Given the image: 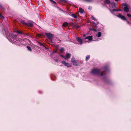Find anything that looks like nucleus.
Returning <instances> with one entry per match:
<instances>
[{
	"mask_svg": "<svg viewBox=\"0 0 131 131\" xmlns=\"http://www.w3.org/2000/svg\"><path fill=\"white\" fill-rule=\"evenodd\" d=\"M91 73L93 74H100L101 75H103L102 73H100V71L99 69H93L92 70Z\"/></svg>",
	"mask_w": 131,
	"mask_h": 131,
	"instance_id": "nucleus-1",
	"label": "nucleus"
},
{
	"mask_svg": "<svg viewBox=\"0 0 131 131\" xmlns=\"http://www.w3.org/2000/svg\"><path fill=\"white\" fill-rule=\"evenodd\" d=\"M56 52V51L54 52H53V53H55V52Z\"/></svg>",
	"mask_w": 131,
	"mask_h": 131,
	"instance_id": "nucleus-33",
	"label": "nucleus"
},
{
	"mask_svg": "<svg viewBox=\"0 0 131 131\" xmlns=\"http://www.w3.org/2000/svg\"><path fill=\"white\" fill-rule=\"evenodd\" d=\"M79 10L81 14L83 13L84 12V10L81 8H79Z\"/></svg>",
	"mask_w": 131,
	"mask_h": 131,
	"instance_id": "nucleus-11",
	"label": "nucleus"
},
{
	"mask_svg": "<svg viewBox=\"0 0 131 131\" xmlns=\"http://www.w3.org/2000/svg\"><path fill=\"white\" fill-rule=\"evenodd\" d=\"M15 32H16L18 33H19V34H22V32H20L19 31H15Z\"/></svg>",
	"mask_w": 131,
	"mask_h": 131,
	"instance_id": "nucleus-23",
	"label": "nucleus"
},
{
	"mask_svg": "<svg viewBox=\"0 0 131 131\" xmlns=\"http://www.w3.org/2000/svg\"><path fill=\"white\" fill-rule=\"evenodd\" d=\"M72 16L74 18H76L77 17L76 15L74 14H72Z\"/></svg>",
	"mask_w": 131,
	"mask_h": 131,
	"instance_id": "nucleus-22",
	"label": "nucleus"
},
{
	"mask_svg": "<svg viewBox=\"0 0 131 131\" xmlns=\"http://www.w3.org/2000/svg\"><path fill=\"white\" fill-rule=\"evenodd\" d=\"M62 63L64 64V65L66 66H67L69 67L70 64L68 63H66V62L64 61H63L62 62Z\"/></svg>",
	"mask_w": 131,
	"mask_h": 131,
	"instance_id": "nucleus-8",
	"label": "nucleus"
},
{
	"mask_svg": "<svg viewBox=\"0 0 131 131\" xmlns=\"http://www.w3.org/2000/svg\"><path fill=\"white\" fill-rule=\"evenodd\" d=\"M101 35V33L100 32H99L98 33V35H97V36L98 37H100Z\"/></svg>",
	"mask_w": 131,
	"mask_h": 131,
	"instance_id": "nucleus-16",
	"label": "nucleus"
},
{
	"mask_svg": "<svg viewBox=\"0 0 131 131\" xmlns=\"http://www.w3.org/2000/svg\"><path fill=\"white\" fill-rule=\"evenodd\" d=\"M4 17L0 13V18H1L2 19H3L4 18Z\"/></svg>",
	"mask_w": 131,
	"mask_h": 131,
	"instance_id": "nucleus-24",
	"label": "nucleus"
},
{
	"mask_svg": "<svg viewBox=\"0 0 131 131\" xmlns=\"http://www.w3.org/2000/svg\"><path fill=\"white\" fill-rule=\"evenodd\" d=\"M60 56L62 57L65 59L67 60L70 58L71 54L69 53H67L66 54V56H64L62 55H60Z\"/></svg>",
	"mask_w": 131,
	"mask_h": 131,
	"instance_id": "nucleus-4",
	"label": "nucleus"
},
{
	"mask_svg": "<svg viewBox=\"0 0 131 131\" xmlns=\"http://www.w3.org/2000/svg\"><path fill=\"white\" fill-rule=\"evenodd\" d=\"M90 57V56L89 55L87 56L86 58V60H88Z\"/></svg>",
	"mask_w": 131,
	"mask_h": 131,
	"instance_id": "nucleus-19",
	"label": "nucleus"
},
{
	"mask_svg": "<svg viewBox=\"0 0 131 131\" xmlns=\"http://www.w3.org/2000/svg\"><path fill=\"white\" fill-rule=\"evenodd\" d=\"M27 48L28 50L29 51H31L32 50L31 48L29 46H27Z\"/></svg>",
	"mask_w": 131,
	"mask_h": 131,
	"instance_id": "nucleus-17",
	"label": "nucleus"
},
{
	"mask_svg": "<svg viewBox=\"0 0 131 131\" xmlns=\"http://www.w3.org/2000/svg\"><path fill=\"white\" fill-rule=\"evenodd\" d=\"M91 29L92 30H93L96 31L95 30V29Z\"/></svg>",
	"mask_w": 131,
	"mask_h": 131,
	"instance_id": "nucleus-31",
	"label": "nucleus"
},
{
	"mask_svg": "<svg viewBox=\"0 0 131 131\" xmlns=\"http://www.w3.org/2000/svg\"><path fill=\"white\" fill-rule=\"evenodd\" d=\"M17 37V36H16V35H15V36H14V37H13V38H16Z\"/></svg>",
	"mask_w": 131,
	"mask_h": 131,
	"instance_id": "nucleus-29",
	"label": "nucleus"
},
{
	"mask_svg": "<svg viewBox=\"0 0 131 131\" xmlns=\"http://www.w3.org/2000/svg\"><path fill=\"white\" fill-rule=\"evenodd\" d=\"M126 21L128 24H129L130 23L127 20H126Z\"/></svg>",
	"mask_w": 131,
	"mask_h": 131,
	"instance_id": "nucleus-28",
	"label": "nucleus"
},
{
	"mask_svg": "<svg viewBox=\"0 0 131 131\" xmlns=\"http://www.w3.org/2000/svg\"><path fill=\"white\" fill-rule=\"evenodd\" d=\"M111 4L112 6V7H116V4L113 2H112L111 3Z\"/></svg>",
	"mask_w": 131,
	"mask_h": 131,
	"instance_id": "nucleus-12",
	"label": "nucleus"
},
{
	"mask_svg": "<svg viewBox=\"0 0 131 131\" xmlns=\"http://www.w3.org/2000/svg\"><path fill=\"white\" fill-rule=\"evenodd\" d=\"M91 18L92 19L94 20H96V19L94 17H93V16H91Z\"/></svg>",
	"mask_w": 131,
	"mask_h": 131,
	"instance_id": "nucleus-21",
	"label": "nucleus"
},
{
	"mask_svg": "<svg viewBox=\"0 0 131 131\" xmlns=\"http://www.w3.org/2000/svg\"><path fill=\"white\" fill-rule=\"evenodd\" d=\"M77 40L79 42L80 44V45H82L83 43V42L82 41V40L78 37H77L76 38Z\"/></svg>",
	"mask_w": 131,
	"mask_h": 131,
	"instance_id": "nucleus-6",
	"label": "nucleus"
},
{
	"mask_svg": "<svg viewBox=\"0 0 131 131\" xmlns=\"http://www.w3.org/2000/svg\"><path fill=\"white\" fill-rule=\"evenodd\" d=\"M46 35L50 39L51 42H52V38L53 37V35L52 34L47 33L46 34Z\"/></svg>",
	"mask_w": 131,
	"mask_h": 131,
	"instance_id": "nucleus-5",
	"label": "nucleus"
},
{
	"mask_svg": "<svg viewBox=\"0 0 131 131\" xmlns=\"http://www.w3.org/2000/svg\"><path fill=\"white\" fill-rule=\"evenodd\" d=\"M113 11H121V9H113Z\"/></svg>",
	"mask_w": 131,
	"mask_h": 131,
	"instance_id": "nucleus-20",
	"label": "nucleus"
},
{
	"mask_svg": "<svg viewBox=\"0 0 131 131\" xmlns=\"http://www.w3.org/2000/svg\"><path fill=\"white\" fill-rule=\"evenodd\" d=\"M104 2L105 3L110 4L111 3V2L110 0H105Z\"/></svg>",
	"mask_w": 131,
	"mask_h": 131,
	"instance_id": "nucleus-13",
	"label": "nucleus"
},
{
	"mask_svg": "<svg viewBox=\"0 0 131 131\" xmlns=\"http://www.w3.org/2000/svg\"><path fill=\"white\" fill-rule=\"evenodd\" d=\"M68 23H67V22H65L63 23V25L64 26L66 27V26H68Z\"/></svg>",
	"mask_w": 131,
	"mask_h": 131,
	"instance_id": "nucleus-14",
	"label": "nucleus"
},
{
	"mask_svg": "<svg viewBox=\"0 0 131 131\" xmlns=\"http://www.w3.org/2000/svg\"><path fill=\"white\" fill-rule=\"evenodd\" d=\"M85 39H88L89 40L91 41L92 39V36H87L85 38Z\"/></svg>",
	"mask_w": 131,
	"mask_h": 131,
	"instance_id": "nucleus-9",
	"label": "nucleus"
},
{
	"mask_svg": "<svg viewBox=\"0 0 131 131\" xmlns=\"http://www.w3.org/2000/svg\"><path fill=\"white\" fill-rule=\"evenodd\" d=\"M64 50V49L63 48H61L60 50V52H63Z\"/></svg>",
	"mask_w": 131,
	"mask_h": 131,
	"instance_id": "nucleus-18",
	"label": "nucleus"
},
{
	"mask_svg": "<svg viewBox=\"0 0 131 131\" xmlns=\"http://www.w3.org/2000/svg\"><path fill=\"white\" fill-rule=\"evenodd\" d=\"M127 15L128 17L131 18V15L128 14H127Z\"/></svg>",
	"mask_w": 131,
	"mask_h": 131,
	"instance_id": "nucleus-25",
	"label": "nucleus"
},
{
	"mask_svg": "<svg viewBox=\"0 0 131 131\" xmlns=\"http://www.w3.org/2000/svg\"><path fill=\"white\" fill-rule=\"evenodd\" d=\"M83 37H85V34H84V35H83Z\"/></svg>",
	"mask_w": 131,
	"mask_h": 131,
	"instance_id": "nucleus-30",
	"label": "nucleus"
},
{
	"mask_svg": "<svg viewBox=\"0 0 131 131\" xmlns=\"http://www.w3.org/2000/svg\"><path fill=\"white\" fill-rule=\"evenodd\" d=\"M117 16L122 19L126 20V19L124 16H123L120 14H119Z\"/></svg>",
	"mask_w": 131,
	"mask_h": 131,
	"instance_id": "nucleus-7",
	"label": "nucleus"
},
{
	"mask_svg": "<svg viewBox=\"0 0 131 131\" xmlns=\"http://www.w3.org/2000/svg\"><path fill=\"white\" fill-rule=\"evenodd\" d=\"M115 1H116V2H118V1H119V0H115Z\"/></svg>",
	"mask_w": 131,
	"mask_h": 131,
	"instance_id": "nucleus-32",
	"label": "nucleus"
},
{
	"mask_svg": "<svg viewBox=\"0 0 131 131\" xmlns=\"http://www.w3.org/2000/svg\"><path fill=\"white\" fill-rule=\"evenodd\" d=\"M50 1L51 2H53L54 3H56V2L55 1H53L52 0H50Z\"/></svg>",
	"mask_w": 131,
	"mask_h": 131,
	"instance_id": "nucleus-26",
	"label": "nucleus"
},
{
	"mask_svg": "<svg viewBox=\"0 0 131 131\" xmlns=\"http://www.w3.org/2000/svg\"><path fill=\"white\" fill-rule=\"evenodd\" d=\"M37 36L39 37H40L41 36V35L39 34H38L37 35Z\"/></svg>",
	"mask_w": 131,
	"mask_h": 131,
	"instance_id": "nucleus-27",
	"label": "nucleus"
},
{
	"mask_svg": "<svg viewBox=\"0 0 131 131\" xmlns=\"http://www.w3.org/2000/svg\"><path fill=\"white\" fill-rule=\"evenodd\" d=\"M71 61L72 63L74 65L77 66L79 64V62L74 59H71Z\"/></svg>",
	"mask_w": 131,
	"mask_h": 131,
	"instance_id": "nucleus-2",
	"label": "nucleus"
},
{
	"mask_svg": "<svg viewBox=\"0 0 131 131\" xmlns=\"http://www.w3.org/2000/svg\"><path fill=\"white\" fill-rule=\"evenodd\" d=\"M73 27L76 29H78L80 27V26L77 24H75L73 25Z\"/></svg>",
	"mask_w": 131,
	"mask_h": 131,
	"instance_id": "nucleus-10",
	"label": "nucleus"
},
{
	"mask_svg": "<svg viewBox=\"0 0 131 131\" xmlns=\"http://www.w3.org/2000/svg\"><path fill=\"white\" fill-rule=\"evenodd\" d=\"M123 5L125 6L124 8V11L126 12H128L129 11V9L127 5L125 3Z\"/></svg>",
	"mask_w": 131,
	"mask_h": 131,
	"instance_id": "nucleus-3",
	"label": "nucleus"
},
{
	"mask_svg": "<svg viewBox=\"0 0 131 131\" xmlns=\"http://www.w3.org/2000/svg\"><path fill=\"white\" fill-rule=\"evenodd\" d=\"M27 25L29 26L32 27L33 26V24L31 23H28L27 24Z\"/></svg>",
	"mask_w": 131,
	"mask_h": 131,
	"instance_id": "nucleus-15",
	"label": "nucleus"
}]
</instances>
